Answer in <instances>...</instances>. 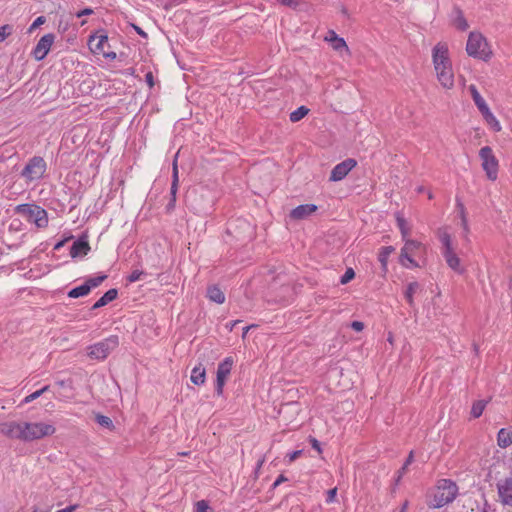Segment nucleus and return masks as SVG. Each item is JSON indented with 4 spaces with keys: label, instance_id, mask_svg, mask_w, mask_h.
<instances>
[{
    "label": "nucleus",
    "instance_id": "1",
    "mask_svg": "<svg viewBox=\"0 0 512 512\" xmlns=\"http://www.w3.org/2000/svg\"><path fill=\"white\" fill-rule=\"evenodd\" d=\"M432 63L441 86L445 89H452L455 84L454 71L446 43L439 42L433 47Z\"/></svg>",
    "mask_w": 512,
    "mask_h": 512
},
{
    "label": "nucleus",
    "instance_id": "2",
    "mask_svg": "<svg viewBox=\"0 0 512 512\" xmlns=\"http://www.w3.org/2000/svg\"><path fill=\"white\" fill-rule=\"evenodd\" d=\"M437 236L442 244V255L447 265L458 274L464 273L465 269L461 266V260L455 253L452 238L447 228L438 229Z\"/></svg>",
    "mask_w": 512,
    "mask_h": 512
},
{
    "label": "nucleus",
    "instance_id": "3",
    "mask_svg": "<svg viewBox=\"0 0 512 512\" xmlns=\"http://www.w3.org/2000/svg\"><path fill=\"white\" fill-rule=\"evenodd\" d=\"M466 51L469 56L483 61H488L492 56V51L486 38L478 32H471L469 34Z\"/></svg>",
    "mask_w": 512,
    "mask_h": 512
},
{
    "label": "nucleus",
    "instance_id": "4",
    "mask_svg": "<svg viewBox=\"0 0 512 512\" xmlns=\"http://www.w3.org/2000/svg\"><path fill=\"white\" fill-rule=\"evenodd\" d=\"M458 487L455 482L449 479H441L438 481L436 491L433 498V506L441 508L456 498Z\"/></svg>",
    "mask_w": 512,
    "mask_h": 512
},
{
    "label": "nucleus",
    "instance_id": "5",
    "mask_svg": "<svg viewBox=\"0 0 512 512\" xmlns=\"http://www.w3.org/2000/svg\"><path fill=\"white\" fill-rule=\"evenodd\" d=\"M15 212L25 218L28 222L34 223L38 228H45L48 225V215L45 209L36 204H20Z\"/></svg>",
    "mask_w": 512,
    "mask_h": 512
},
{
    "label": "nucleus",
    "instance_id": "6",
    "mask_svg": "<svg viewBox=\"0 0 512 512\" xmlns=\"http://www.w3.org/2000/svg\"><path fill=\"white\" fill-rule=\"evenodd\" d=\"M22 441L29 442L50 436L55 433V427L44 422H23Z\"/></svg>",
    "mask_w": 512,
    "mask_h": 512
},
{
    "label": "nucleus",
    "instance_id": "7",
    "mask_svg": "<svg viewBox=\"0 0 512 512\" xmlns=\"http://www.w3.org/2000/svg\"><path fill=\"white\" fill-rule=\"evenodd\" d=\"M88 46L90 51L95 55H102L109 60H114L117 57L115 52L107 50L110 45L108 43V36L103 30H99L89 36Z\"/></svg>",
    "mask_w": 512,
    "mask_h": 512
},
{
    "label": "nucleus",
    "instance_id": "8",
    "mask_svg": "<svg viewBox=\"0 0 512 512\" xmlns=\"http://www.w3.org/2000/svg\"><path fill=\"white\" fill-rule=\"evenodd\" d=\"M481 167L490 181H496L499 172V161L490 146H484L479 150Z\"/></svg>",
    "mask_w": 512,
    "mask_h": 512
},
{
    "label": "nucleus",
    "instance_id": "9",
    "mask_svg": "<svg viewBox=\"0 0 512 512\" xmlns=\"http://www.w3.org/2000/svg\"><path fill=\"white\" fill-rule=\"evenodd\" d=\"M119 345V338L111 335L102 341L88 347V356L96 360H104Z\"/></svg>",
    "mask_w": 512,
    "mask_h": 512
},
{
    "label": "nucleus",
    "instance_id": "10",
    "mask_svg": "<svg viewBox=\"0 0 512 512\" xmlns=\"http://www.w3.org/2000/svg\"><path fill=\"white\" fill-rule=\"evenodd\" d=\"M46 169L47 164L45 160L40 156H34L27 162V164L23 168L21 176L27 182L37 181L44 176Z\"/></svg>",
    "mask_w": 512,
    "mask_h": 512
},
{
    "label": "nucleus",
    "instance_id": "11",
    "mask_svg": "<svg viewBox=\"0 0 512 512\" xmlns=\"http://www.w3.org/2000/svg\"><path fill=\"white\" fill-rule=\"evenodd\" d=\"M403 240L405 244L401 249L400 263L406 268L418 267V263L412 258V256L422 247V244L408 238Z\"/></svg>",
    "mask_w": 512,
    "mask_h": 512
},
{
    "label": "nucleus",
    "instance_id": "12",
    "mask_svg": "<svg viewBox=\"0 0 512 512\" xmlns=\"http://www.w3.org/2000/svg\"><path fill=\"white\" fill-rule=\"evenodd\" d=\"M234 360L232 357H226L221 363H219L216 375V386L215 391L218 395L223 393V387L226 383L228 376L231 373Z\"/></svg>",
    "mask_w": 512,
    "mask_h": 512
},
{
    "label": "nucleus",
    "instance_id": "13",
    "mask_svg": "<svg viewBox=\"0 0 512 512\" xmlns=\"http://www.w3.org/2000/svg\"><path fill=\"white\" fill-rule=\"evenodd\" d=\"M54 41H55V35L52 33H48V34L44 35L43 37H41L33 49L32 54H33L34 58L38 61L43 60L47 56L48 52L50 51L51 46L53 45Z\"/></svg>",
    "mask_w": 512,
    "mask_h": 512
},
{
    "label": "nucleus",
    "instance_id": "14",
    "mask_svg": "<svg viewBox=\"0 0 512 512\" xmlns=\"http://www.w3.org/2000/svg\"><path fill=\"white\" fill-rule=\"evenodd\" d=\"M356 160L352 158L345 159L338 163L331 171L329 180L333 182L341 181L356 166Z\"/></svg>",
    "mask_w": 512,
    "mask_h": 512
},
{
    "label": "nucleus",
    "instance_id": "15",
    "mask_svg": "<svg viewBox=\"0 0 512 512\" xmlns=\"http://www.w3.org/2000/svg\"><path fill=\"white\" fill-rule=\"evenodd\" d=\"M497 491L500 502L504 506L512 507V477L498 482Z\"/></svg>",
    "mask_w": 512,
    "mask_h": 512
},
{
    "label": "nucleus",
    "instance_id": "16",
    "mask_svg": "<svg viewBox=\"0 0 512 512\" xmlns=\"http://www.w3.org/2000/svg\"><path fill=\"white\" fill-rule=\"evenodd\" d=\"M23 422L7 421L0 423V433L12 439L22 440Z\"/></svg>",
    "mask_w": 512,
    "mask_h": 512
},
{
    "label": "nucleus",
    "instance_id": "17",
    "mask_svg": "<svg viewBox=\"0 0 512 512\" xmlns=\"http://www.w3.org/2000/svg\"><path fill=\"white\" fill-rule=\"evenodd\" d=\"M317 210L314 204H303L294 208L290 212V217L295 220H302L313 214Z\"/></svg>",
    "mask_w": 512,
    "mask_h": 512
},
{
    "label": "nucleus",
    "instance_id": "18",
    "mask_svg": "<svg viewBox=\"0 0 512 512\" xmlns=\"http://www.w3.org/2000/svg\"><path fill=\"white\" fill-rule=\"evenodd\" d=\"M456 208L458 210V214H459V217L461 220V227L463 229V237L465 240L468 241L469 240L468 235L470 232V228H469V224H468L466 208H465L464 204L459 199L456 200Z\"/></svg>",
    "mask_w": 512,
    "mask_h": 512
},
{
    "label": "nucleus",
    "instance_id": "19",
    "mask_svg": "<svg viewBox=\"0 0 512 512\" xmlns=\"http://www.w3.org/2000/svg\"><path fill=\"white\" fill-rule=\"evenodd\" d=\"M89 250H90V246H89L88 241H86L84 239H78L73 243V245L70 249V256L72 258L84 256L89 252Z\"/></svg>",
    "mask_w": 512,
    "mask_h": 512
},
{
    "label": "nucleus",
    "instance_id": "20",
    "mask_svg": "<svg viewBox=\"0 0 512 512\" xmlns=\"http://www.w3.org/2000/svg\"><path fill=\"white\" fill-rule=\"evenodd\" d=\"M483 119L486 124L492 129L494 132H500L502 130V126L499 120L495 117V115L491 112L489 107H486L482 111H480Z\"/></svg>",
    "mask_w": 512,
    "mask_h": 512
},
{
    "label": "nucleus",
    "instance_id": "21",
    "mask_svg": "<svg viewBox=\"0 0 512 512\" xmlns=\"http://www.w3.org/2000/svg\"><path fill=\"white\" fill-rule=\"evenodd\" d=\"M178 155L179 151L175 154L172 164V184H171V202H175L176 200V193L178 190V183H179V174H178Z\"/></svg>",
    "mask_w": 512,
    "mask_h": 512
},
{
    "label": "nucleus",
    "instance_id": "22",
    "mask_svg": "<svg viewBox=\"0 0 512 512\" xmlns=\"http://www.w3.org/2000/svg\"><path fill=\"white\" fill-rule=\"evenodd\" d=\"M453 25L461 30L466 31L469 28L468 22L465 19L463 12L458 7H455L453 10Z\"/></svg>",
    "mask_w": 512,
    "mask_h": 512
},
{
    "label": "nucleus",
    "instance_id": "23",
    "mask_svg": "<svg viewBox=\"0 0 512 512\" xmlns=\"http://www.w3.org/2000/svg\"><path fill=\"white\" fill-rule=\"evenodd\" d=\"M117 295H118V291L114 288L108 290L106 293H104V295L98 299L94 305L92 306V309H98V308H101L105 305H107L108 303H110L111 301L115 300L117 298Z\"/></svg>",
    "mask_w": 512,
    "mask_h": 512
},
{
    "label": "nucleus",
    "instance_id": "24",
    "mask_svg": "<svg viewBox=\"0 0 512 512\" xmlns=\"http://www.w3.org/2000/svg\"><path fill=\"white\" fill-rule=\"evenodd\" d=\"M191 382L195 385H202L205 382L206 379V371L205 368L202 365H198L192 369L191 376H190Z\"/></svg>",
    "mask_w": 512,
    "mask_h": 512
},
{
    "label": "nucleus",
    "instance_id": "25",
    "mask_svg": "<svg viewBox=\"0 0 512 512\" xmlns=\"http://www.w3.org/2000/svg\"><path fill=\"white\" fill-rule=\"evenodd\" d=\"M468 89L470 91L471 97H472L476 107L478 108L479 112L482 111L483 109H485L486 107H488L486 101L481 96V94L479 93V91L475 85H470Z\"/></svg>",
    "mask_w": 512,
    "mask_h": 512
},
{
    "label": "nucleus",
    "instance_id": "26",
    "mask_svg": "<svg viewBox=\"0 0 512 512\" xmlns=\"http://www.w3.org/2000/svg\"><path fill=\"white\" fill-rule=\"evenodd\" d=\"M207 296L211 301L217 304H223L225 302V295L217 286H210L207 289Z\"/></svg>",
    "mask_w": 512,
    "mask_h": 512
},
{
    "label": "nucleus",
    "instance_id": "27",
    "mask_svg": "<svg viewBox=\"0 0 512 512\" xmlns=\"http://www.w3.org/2000/svg\"><path fill=\"white\" fill-rule=\"evenodd\" d=\"M497 443L501 448H507L512 444V434L502 428L499 430L497 435Z\"/></svg>",
    "mask_w": 512,
    "mask_h": 512
},
{
    "label": "nucleus",
    "instance_id": "28",
    "mask_svg": "<svg viewBox=\"0 0 512 512\" xmlns=\"http://www.w3.org/2000/svg\"><path fill=\"white\" fill-rule=\"evenodd\" d=\"M419 287H420V285L418 282H411L406 287L404 295H405V298L410 306H412L414 303L413 296L416 293V291L419 289Z\"/></svg>",
    "mask_w": 512,
    "mask_h": 512
},
{
    "label": "nucleus",
    "instance_id": "29",
    "mask_svg": "<svg viewBox=\"0 0 512 512\" xmlns=\"http://www.w3.org/2000/svg\"><path fill=\"white\" fill-rule=\"evenodd\" d=\"M90 292H89V287L86 286V284H82L78 287H75L73 289H71L69 292H68V297L70 298H79V297H83V296H86L88 295Z\"/></svg>",
    "mask_w": 512,
    "mask_h": 512
},
{
    "label": "nucleus",
    "instance_id": "30",
    "mask_svg": "<svg viewBox=\"0 0 512 512\" xmlns=\"http://www.w3.org/2000/svg\"><path fill=\"white\" fill-rule=\"evenodd\" d=\"M309 112V109L305 106H300L290 114V121L295 123L303 119Z\"/></svg>",
    "mask_w": 512,
    "mask_h": 512
},
{
    "label": "nucleus",
    "instance_id": "31",
    "mask_svg": "<svg viewBox=\"0 0 512 512\" xmlns=\"http://www.w3.org/2000/svg\"><path fill=\"white\" fill-rule=\"evenodd\" d=\"M326 40L331 42L333 49H335L337 51L345 49L346 51H348L347 44L343 38H340L337 35H334V38L326 37Z\"/></svg>",
    "mask_w": 512,
    "mask_h": 512
},
{
    "label": "nucleus",
    "instance_id": "32",
    "mask_svg": "<svg viewBox=\"0 0 512 512\" xmlns=\"http://www.w3.org/2000/svg\"><path fill=\"white\" fill-rule=\"evenodd\" d=\"M486 403L487 402L484 400H479V401L475 402L471 409V415L474 418L480 417L486 407Z\"/></svg>",
    "mask_w": 512,
    "mask_h": 512
},
{
    "label": "nucleus",
    "instance_id": "33",
    "mask_svg": "<svg viewBox=\"0 0 512 512\" xmlns=\"http://www.w3.org/2000/svg\"><path fill=\"white\" fill-rule=\"evenodd\" d=\"M96 422L104 427V428H107L109 430H112L114 428V424H113V421L111 420V418H109L108 416H104V415H101V414H97L96 415Z\"/></svg>",
    "mask_w": 512,
    "mask_h": 512
},
{
    "label": "nucleus",
    "instance_id": "34",
    "mask_svg": "<svg viewBox=\"0 0 512 512\" xmlns=\"http://www.w3.org/2000/svg\"><path fill=\"white\" fill-rule=\"evenodd\" d=\"M107 278V275H99L97 277L89 278L85 281L86 286L89 287V292L93 289L98 287L105 279Z\"/></svg>",
    "mask_w": 512,
    "mask_h": 512
},
{
    "label": "nucleus",
    "instance_id": "35",
    "mask_svg": "<svg viewBox=\"0 0 512 512\" xmlns=\"http://www.w3.org/2000/svg\"><path fill=\"white\" fill-rule=\"evenodd\" d=\"M397 225L401 231V234H402V238L403 239H407L409 233H410V229L409 227L407 226V222L406 220L401 217V216H397Z\"/></svg>",
    "mask_w": 512,
    "mask_h": 512
},
{
    "label": "nucleus",
    "instance_id": "36",
    "mask_svg": "<svg viewBox=\"0 0 512 512\" xmlns=\"http://www.w3.org/2000/svg\"><path fill=\"white\" fill-rule=\"evenodd\" d=\"M48 390H49V386L48 385L44 386L40 390H37V391L31 393L30 395L26 396L23 400V403L27 404V403L34 401L35 399L40 397L43 393H45Z\"/></svg>",
    "mask_w": 512,
    "mask_h": 512
},
{
    "label": "nucleus",
    "instance_id": "37",
    "mask_svg": "<svg viewBox=\"0 0 512 512\" xmlns=\"http://www.w3.org/2000/svg\"><path fill=\"white\" fill-rule=\"evenodd\" d=\"M394 251V248L392 246H386L383 247L380 255H379V261L382 263L384 267H386L387 259L389 255Z\"/></svg>",
    "mask_w": 512,
    "mask_h": 512
},
{
    "label": "nucleus",
    "instance_id": "38",
    "mask_svg": "<svg viewBox=\"0 0 512 512\" xmlns=\"http://www.w3.org/2000/svg\"><path fill=\"white\" fill-rule=\"evenodd\" d=\"M13 32V26L5 24L0 27V43H2Z\"/></svg>",
    "mask_w": 512,
    "mask_h": 512
},
{
    "label": "nucleus",
    "instance_id": "39",
    "mask_svg": "<svg viewBox=\"0 0 512 512\" xmlns=\"http://www.w3.org/2000/svg\"><path fill=\"white\" fill-rule=\"evenodd\" d=\"M355 277V272L352 268H348L345 273L341 276L340 283L347 284Z\"/></svg>",
    "mask_w": 512,
    "mask_h": 512
},
{
    "label": "nucleus",
    "instance_id": "40",
    "mask_svg": "<svg viewBox=\"0 0 512 512\" xmlns=\"http://www.w3.org/2000/svg\"><path fill=\"white\" fill-rule=\"evenodd\" d=\"M45 22H46V18L44 16L37 17L31 24V26L29 27L28 31L30 33L33 32L36 28H38L40 25L44 24Z\"/></svg>",
    "mask_w": 512,
    "mask_h": 512
},
{
    "label": "nucleus",
    "instance_id": "41",
    "mask_svg": "<svg viewBox=\"0 0 512 512\" xmlns=\"http://www.w3.org/2000/svg\"><path fill=\"white\" fill-rule=\"evenodd\" d=\"M197 512H210V507L205 500H200L196 503Z\"/></svg>",
    "mask_w": 512,
    "mask_h": 512
},
{
    "label": "nucleus",
    "instance_id": "42",
    "mask_svg": "<svg viewBox=\"0 0 512 512\" xmlns=\"http://www.w3.org/2000/svg\"><path fill=\"white\" fill-rule=\"evenodd\" d=\"M143 271H140V270H134L131 272V274L128 276L127 280L130 282V283H133V282H136V281H139L141 279V276L143 275Z\"/></svg>",
    "mask_w": 512,
    "mask_h": 512
},
{
    "label": "nucleus",
    "instance_id": "43",
    "mask_svg": "<svg viewBox=\"0 0 512 512\" xmlns=\"http://www.w3.org/2000/svg\"><path fill=\"white\" fill-rule=\"evenodd\" d=\"M303 450H296V451H293V452H290L286 455V458L288 460V463H292L293 461H295L298 457H300V455L302 454Z\"/></svg>",
    "mask_w": 512,
    "mask_h": 512
},
{
    "label": "nucleus",
    "instance_id": "44",
    "mask_svg": "<svg viewBox=\"0 0 512 512\" xmlns=\"http://www.w3.org/2000/svg\"><path fill=\"white\" fill-rule=\"evenodd\" d=\"M336 494H337V489L336 488L330 489L327 492V499H326V501L328 503L333 502L335 500Z\"/></svg>",
    "mask_w": 512,
    "mask_h": 512
},
{
    "label": "nucleus",
    "instance_id": "45",
    "mask_svg": "<svg viewBox=\"0 0 512 512\" xmlns=\"http://www.w3.org/2000/svg\"><path fill=\"white\" fill-rule=\"evenodd\" d=\"M94 13L93 9L92 8H85L79 12L76 13V17L80 18V17H83V16H88V15H92Z\"/></svg>",
    "mask_w": 512,
    "mask_h": 512
},
{
    "label": "nucleus",
    "instance_id": "46",
    "mask_svg": "<svg viewBox=\"0 0 512 512\" xmlns=\"http://www.w3.org/2000/svg\"><path fill=\"white\" fill-rule=\"evenodd\" d=\"M351 328L357 332H360L364 329V324L363 322L360 321H353L351 323Z\"/></svg>",
    "mask_w": 512,
    "mask_h": 512
},
{
    "label": "nucleus",
    "instance_id": "47",
    "mask_svg": "<svg viewBox=\"0 0 512 512\" xmlns=\"http://www.w3.org/2000/svg\"><path fill=\"white\" fill-rule=\"evenodd\" d=\"M145 80H146V83L149 85V87H153L154 86V77H153V74L151 72H148L145 75Z\"/></svg>",
    "mask_w": 512,
    "mask_h": 512
},
{
    "label": "nucleus",
    "instance_id": "48",
    "mask_svg": "<svg viewBox=\"0 0 512 512\" xmlns=\"http://www.w3.org/2000/svg\"><path fill=\"white\" fill-rule=\"evenodd\" d=\"M310 443L312 445V447L317 450L319 453H321V447H320V443L317 439L315 438H311L310 439Z\"/></svg>",
    "mask_w": 512,
    "mask_h": 512
},
{
    "label": "nucleus",
    "instance_id": "49",
    "mask_svg": "<svg viewBox=\"0 0 512 512\" xmlns=\"http://www.w3.org/2000/svg\"><path fill=\"white\" fill-rule=\"evenodd\" d=\"M78 508L77 504L70 505L64 509L58 510L57 512H74Z\"/></svg>",
    "mask_w": 512,
    "mask_h": 512
},
{
    "label": "nucleus",
    "instance_id": "50",
    "mask_svg": "<svg viewBox=\"0 0 512 512\" xmlns=\"http://www.w3.org/2000/svg\"><path fill=\"white\" fill-rule=\"evenodd\" d=\"M287 481V478L284 476V475H280L278 476V478L275 480L273 486L274 487H277L278 485H280L282 482H285Z\"/></svg>",
    "mask_w": 512,
    "mask_h": 512
},
{
    "label": "nucleus",
    "instance_id": "51",
    "mask_svg": "<svg viewBox=\"0 0 512 512\" xmlns=\"http://www.w3.org/2000/svg\"><path fill=\"white\" fill-rule=\"evenodd\" d=\"M406 469H407V467H405V464H404L403 467L398 471V476H397V479H396L397 482L400 481L401 477L406 472Z\"/></svg>",
    "mask_w": 512,
    "mask_h": 512
},
{
    "label": "nucleus",
    "instance_id": "52",
    "mask_svg": "<svg viewBox=\"0 0 512 512\" xmlns=\"http://www.w3.org/2000/svg\"><path fill=\"white\" fill-rule=\"evenodd\" d=\"M406 469H407V467H405V464H404L403 467L398 471V476H397V479H396L397 482L400 481L401 477L406 472Z\"/></svg>",
    "mask_w": 512,
    "mask_h": 512
},
{
    "label": "nucleus",
    "instance_id": "53",
    "mask_svg": "<svg viewBox=\"0 0 512 512\" xmlns=\"http://www.w3.org/2000/svg\"><path fill=\"white\" fill-rule=\"evenodd\" d=\"M406 469H407V467H405V464H404L403 467L398 471V476H397V479H396L397 482L400 481L401 477L406 472Z\"/></svg>",
    "mask_w": 512,
    "mask_h": 512
},
{
    "label": "nucleus",
    "instance_id": "54",
    "mask_svg": "<svg viewBox=\"0 0 512 512\" xmlns=\"http://www.w3.org/2000/svg\"><path fill=\"white\" fill-rule=\"evenodd\" d=\"M65 242L66 240H61L58 243H56L54 246V250H60L64 246Z\"/></svg>",
    "mask_w": 512,
    "mask_h": 512
},
{
    "label": "nucleus",
    "instance_id": "55",
    "mask_svg": "<svg viewBox=\"0 0 512 512\" xmlns=\"http://www.w3.org/2000/svg\"><path fill=\"white\" fill-rule=\"evenodd\" d=\"M413 461V452L411 451L406 462L404 463L405 464V467H408Z\"/></svg>",
    "mask_w": 512,
    "mask_h": 512
},
{
    "label": "nucleus",
    "instance_id": "56",
    "mask_svg": "<svg viewBox=\"0 0 512 512\" xmlns=\"http://www.w3.org/2000/svg\"><path fill=\"white\" fill-rule=\"evenodd\" d=\"M278 2L286 6H292L294 4L293 0H278Z\"/></svg>",
    "mask_w": 512,
    "mask_h": 512
},
{
    "label": "nucleus",
    "instance_id": "57",
    "mask_svg": "<svg viewBox=\"0 0 512 512\" xmlns=\"http://www.w3.org/2000/svg\"><path fill=\"white\" fill-rule=\"evenodd\" d=\"M134 28H135V30L137 31V33H138L139 35H141V36H143V37H146V36H147V35H146V33H145L141 28H139V27H137V26H134Z\"/></svg>",
    "mask_w": 512,
    "mask_h": 512
},
{
    "label": "nucleus",
    "instance_id": "58",
    "mask_svg": "<svg viewBox=\"0 0 512 512\" xmlns=\"http://www.w3.org/2000/svg\"><path fill=\"white\" fill-rule=\"evenodd\" d=\"M408 508V502L405 501L404 504L402 505V507L400 508L399 512H406Z\"/></svg>",
    "mask_w": 512,
    "mask_h": 512
},
{
    "label": "nucleus",
    "instance_id": "59",
    "mask_svg": "<svg viewBox=\"0 0 512 512\" xmlns=\"http://www.w3.org/2000/svg\"><path fill=\"white\" fill-rule=\"evenodd\" d=\"M237 324V321H233V322H230L229 324H227V327H229L230 330L233 329V327Z\"/></svg>",
    "mask_w": 512,
    "mask_h": 512
},
{
    "label": "nucleus",
    "instance_id": "60",
    "mask_svg": "<svg viewBox=\"0 0 512 512\" xmlns=\"http://www.w3.org/2000/svg\"><path fill=\"white\" fill-rule=\"evenodd\" d=\"M416 190L418 193H423L425 191V188L423 186H419V187H417Z\"/></svg>",
    "mask_w": 512,
    "mask_h": 512
},
{
    "label": "nucleus",
    "instance_id": "61",
    "mask_svg": "<svg viewBox=\"0 0 512 512\" xmlns=\"http://www.w3.org/2000/svg\"><path fill=\"white\" fill-rule=\"evenodd\" d=\"M329 34H330L329 38H334V35H336V33L334 31H330Z\"/></svg>",
    "mask_w": 512,
    "mask_h": 512
},
{
    "label": "nucleus",
    "instance_id": "62",
    "mask_svg": "<svg viewBox=\"0 0 512 512\" xmlns=\"http://www.w3.org/2000/svg\"><path fill=\"white\" fill-rule=\"evenodd\" d=\"M428 198H429V199H432V198H433V194H432V192H430V191L428 192Z\"/></svg>",
    "mask_w": 512,
    "mask_h": 512
},
{
    "label": "nucleus",
    "instance_id": "63",
    "mask_svg": "<svg viewBox=\"0 0 512 512\" xmlns=\"http://www.w3.org/2000/svg\"><path fill=\"white\" fill-rule=\"evenodd\" d=\"M509 289L512 291V278L510 279V282H509Z\"/></svg>",
    "mask_w": 512,
    "mask_h": 512
},
{
    "label": "nucleus",
    "instance_id": "64",
    "mask_svg": "<svg viewBox=\"0 0 512 512\" xmlns=\"http://www.w3.org/2000/svg\"><path fill=\"white\" fill-rule=\"evenodd\" d=\"M477 512H488L486 508H483L481 510H478Z\"/></svg>",
    "mask_w": 512,
    "mask_h": 512
}]
</instances>
